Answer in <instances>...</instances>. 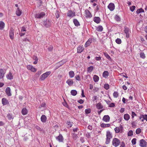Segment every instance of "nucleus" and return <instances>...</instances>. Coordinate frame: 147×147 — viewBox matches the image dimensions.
Here are the masks:
<instances>
[{
  "label": "nucleus",
  "instance_id": "f257e3e1",
  "mask_svg": "<svg viewBox=\"0 0 147 147\" xmlns=\"http://www.w3.org/2000/svg\"><path fill=\"white\" fill-rule=\"evenodd\" d=\"M112 145L115 147L118 146L120 144V140L117 138H114L112 142Z\"/></svg>",
  "mask_w": 147,
  "mask_h": 147
},
{
  "label": "nucleus",
  "instance_id": "f03ea898",
  "mask_svg": "<svg viewBox=\"0 0 147 147\" xmlns=\"http://www.w3.org/2000/svg\"><path fill=\"white\" fill-rule=\"evenodd\" d=\"M112 135L109 131H107L106 134V138L105 142L106 144H108L109 143L111 139L112 138Z\"/></svg>",
  "mask_w": 147,
  "mask_h": 147
},
{
  "label": "nucleus",
  "instance_id": "7ed1b4c3",
  "mask_svg": "<svg viewBox=\"0 0 147 147\" xmlns=\"http://www.w3.org/2000/svg\"><path fill=\"white\" fill-rule=\"evenodd\" d=\"M51 73L50 71H47L45 73L42 74L40 78V80L41 81L44 80L46 78H47Z\"/></svg>",
  "mask_w": 147,
  "mask_h": 147
},
{
  "label": "nucleus",
  "instance_id": "20e7f679",
  "mask_svg": "<svg viewBox=\"0 0 147 147\" xmlns=\"http://www.w3.org/2000/svg\"><path fill=\"white\" fill-rule=\"evenodd\" d=\"M45 15V13L43 12H41L40 13L35 14V18L40 19L43 18Z\"/></svg>",
  "mask_w": 147,
  "mask_h": 147
},
{
  "label": "nucleus",
  "instance_id": "39448f33",
  "mask_svg": "<svg viewBox=\"0 0 147 147\" xmlns=\"http://www.w3.org/2000/svg\"><path fill=\"white\" fill-rule=\"evenodd\" d=\"M147 143L144 140L142 139L140 141L139 145L141 147H146Z\"/></svg>",
  "mask_w": 147,
  "mask_h": 147
},
{
  "label": "nucleus",
  "instance_id": "423d86ee",
  "mask_svg": "<svg viewBox=\"0 0 147 147\" xmlns=\"http://www.w3.org/2000/svg\"><path fill=\"white\" fill-rule=\"evenodd\" d=\"M51 24V21L49 20H46L43 22V25L46 27L48 28L50 27Z\"/></svg>",
  "mask_w": 147,
  "mask_h": 147
},
{
  "label": "nucleus",
  "instance_id": "0eeeda50",
  "mask_svg": "<svg viewBox=\"0 0 147 147\" xmlns=\"http://www.w3.org/2000/svg\"><path fill=\"white\" fill-rule=\"evenodd\" d=\"M67 16L70 18H72L75 16V12L71 10L69 11L67 13Z\"/></svg>",
  "mask_w": 147,
  "mask_h": 147
},
{
  "label": "nucleus",
  "instance_id": "6e6552de",
  "mask_svg": "<svg viewBox=\"0 0 147 147\" xmlns=\"http://www.w3.org/2000/svg\"><path fill=\"white\" fill-rule=\"evenodd\" d=\"M124 32L126 34V37L127 38H129V28L127 27H124Z\"/></svg>",
  "mask_w": 147,
  "mask_h": 147
},
{
  "label": "nucleus",
  "instance_id": "1a4fd4ad",
  "mask_svg": "<svg viewBox=\"0 0 147 147\" xmlns=\"http://www.w3.org/2000/svg\"><path fill=\"white\" fill-rule=\"evenodd\" d=\"M108 8L111 11H113L115 8V5L113 3H111L108 6Z\"/></svg>",
  "mask_w": 147,
  "mask_h": 147
},
{
  "label": "nucleus",
  "instance_id": "9d476101",
  "mask_svg": "<svg viewBox=\"0 0 147 147\" xmlns=\"http://www.w3.org/2000/svg\"><path fill=\"white\" fill-rule=\"evenodd\" d=\"M27 67L28 70H30L33 72H35L36 71V69L31 65H28L27 66Z\"/></svg>",
  "mask_w": 147,
  "mask_h": 147
},
{
  "label": "nucleus",
  "instance_id": "9b49d317",
  "mask_svg": "<svg viewBox=\"0 0 147 147\" xmlns=\"http://www.w3.org/2000/svg\"><path fill=\"white\" fill-rule=\"evenodd\" d=\"M5 92L8 96H11V89L9 87H7L5 89Z\"/></svg>",
  "mask_w": 147,
  "mask_h": 147
},
{
  "label": "nucleus",
  "instance_id": "f8f14e48",
  "mask_svg": "<svg viewBox=\"0 0 147 147\" xmlns=\"http://www.w3.org/2000/svg\"><path fill=\"white\" fill-rule=\"evenodd\" d=\"M56 140L59 142H63V138L62 135L59 134V136L56 137Z\"/></svg>",
  "mask_w": 147,
  "mask_h": 147
},
{
  "label": "nucleus",
  "instance_id": "ddd939ff",
  "mask_svg": "<svg viewBox=\"0 0 147 147\" xmlns=\"http://www.w3.org/2000/svg\"><path fill=\"white\" fill-rule=\"evenodd\" d=\"M85 12L86 15V18H90L92 16L89 10L86 9L85 11Z\"/></svg>",
  "mask_w": 147,
  "mask_h": 147
},
{
  "label": "nucleus",
  "instance_id": "4468645a",
  "mask_svg": "<svg viewBox=\"0 0 147 147\" xmlns=\"http://www.w3.org/2000/svg\"><path fill=\"white\" fill-rule=\"evenodd\" d=\"M110 118L108 115H104L102 118V120L106 122H108L109 121Z\"/></svg>",
  "mask_w": 147,
  "mask_h": 147
},
{
  "label": "nucleus",
  "instance_id": "2eb2a0df",
  "mask_svg": "<svg viewBox=\"0 0 147 147\" xmlns=\"http://www.w3.org/2000/svg\"><path fill=\"white\" fill-rule=\"evenodd\" d=\"M2 103L3 105H5L9 104L8 100L5 98H3L2 99Z\"/></svg>",
  "mask_w": 147,
  "mask_h": 147
},
{
  "label": "nucleus",
  "instance_id": "dca6fc26",
  "mask_svg": "<svg viewBox=\"0 0 147 147\" xmlns=\"http://www.w3.org/2000/svg\"><path fill=\"white\" fill-rule=\"evenodd\" d=\"M7 78L9 80H11L13 79V76L11 72H9L6 76Z\"/></svg>",
  "mask_w": 147,
  "mask_h": 147
},
{
  "label": "nucleus",
  "instance_id": "f3484780",
  "mask_svg": "<svg viewBox=\"0 0 147 147\" xmlns=\"http://www.w3.org/2000/svg\"><path fill=\"white\" fill-rule=\"evenodd\" d=\"M92 42V39L91 38H89L88 41L86 42L84 47H86L89 46Z\"/></svg>",
  "mask_w": 147,
  "mask_h": 147
},
{
  "label": "nucleus",
  "instance_id": "a211bd4d",
  "mask_svg": "<svg viewBox=\"0 0 147 147\" xmlns=\"http://www.w3.org/2000/svg\"><path fill=\"white\" fill-rule=\"evenodd\" d=\"M94 21L97 24L99 23L100 21V19L99 17H95L94 18Z\"/></svg>",
  "mask_w": 147,
  "mask_h": 147
},
{
  "label": "nucleus",
  "instance_id": "6ab92c4d",
  "mask_svg": "<svg viewBox=\"0 0 147 147\" xmlns=\"http://www.w3.org/2000/svg\"><path fill=\"white\" fill-rule=\"evenodd\" d=\"M9 36L11 39H13V38L14 31L12 28L10 30Z\"/></svg>",
  "mask_w": 147,
  "mask_h": 147
},
{
  "label": "nucleus",
  "instance_id": "aec40b11",
  "mask_svg": "<svg viewBox=\"0 0 147 147\" xmlns=\"http://www.w3.org/2000/svg\"><path fill=\"white\" fill-rule=\"evenodd\" d=\"M5 72L4 71L1 69H0V79L2 78L4 76Z\"/></svg>",
  "mask_w": 147,
  "mask_h": 147
},
{
  "label": "nucleus",
  "instance_id": "412c9836",
  "mask_svg": "<svg viewBox=\"0 0 147 147\" xmlns=\"http://www.w3.org/2000/svg\"><path fill=\"white\" fill-rule=\"evenodd\" d=\"M84 49V48L83 46H79L77 48V53H80L82 52Z\"/></svg>",
  "mask_w": 147,
  "mask_h": 147
},
{
  "label": "nucleus",
  "instance_id": "4be33fe9",
  "mask_svg": "<svg viewBox=\"0 0 147 147\" xmlns=\"http://www.w3.org/2000/svg\"><path fill=\"white\" fill-rule=\"evenodd\" d=\"M40 119L42 123H45L47 119V117L44 115H42Z\"/></svg>",
  "mask_w": 147,
  "mask_h": 147
},
{
  "label": "nucleus",
  "instance_id": "5701e85b",
  "mask_svg": "<svg viewBox=\"0 0 147 147\" xmlns=\"http://www.w3.org/2000/svg\"><path fill=\"white\" fill-rule=\"evenodd\" d=\"M109 75V73L108 71H105L103 72L102 74V76L103 77L105 78H107L108 76Z\"/></svg>",
  "mask_w": 147,
  "mask_h": 147
},
{
  "label": "nucleus",
  "instance_id": "b1692460",
  "mask_svg": "<svg viewBox=\"0 0 147 147\" xmlns=\"http://www.w3.org/2000/svg\"><path fill=\"white\" fill-rule=\"evenodd\" d=\"M66 83L69 86H71L73 84V81L72 79H69L66 81Z\"/></svg>",
  "mask_w": 147,
  "mask_h": 147
},
{
  "label": "nucleus",
  "instance_id": "393cba45",
  "mask_svg": "<svg viewBox=\"0 0 147 147\" xmlns=\"http://www.w3.org/2000/svg\"><path fill=\"white\" fill-rule=\"evenodd\" d=\"M93 79L95 82H97L99 81V77L98 76L95 75L93 76Z\"/></svg>",
  "mask_w": 147,
  "mask_h": 147
},
{
  "label": "nucleus",
  "instance_id": "a878e982",
  "mask_svg": "<svg viewBox=\"0 0 147 147\" xmlns=\"http://www.w3.org/2000/svg\"><path fill=\"white\" fill-rule=\"evenodd\" d=\"M130 118V115L128 114H125L124 115V119L126 121H128Z\"/></svg>",
  "mask_w": 147,
  "mask_h": 147
},
{
  "label": "nucleus",
  "instance_id": "bb28decb",
  "mask_svg": "<svg viewBox=\"0 0 147 147\" xmlns=\"http://www.w3.org/2000/svg\"><path fill=\"white\" fill-rule=\"evenodd\" d=\"M96 106V108L98 109H102L103 107L102 105H101V103L99 102L97 103Z\"/></svg>",
  "mask_w": 147,
  "mask_h": 147
},
{
  "label": "nucleus",
  "instance_id": "cd10ccee",
  "mask_svg": "<svg viewBox=\"0 0 147 147\" xmlns=\"http://www.w3.org/2000/svg\"><path fill=\"white\" fill-rule=\"evenodd\" d=\"M69 75L70 78H72L74 77L75 76V74L74 71H71L69 72Z\"/></svg>",
  "mask_w": 147,
  "mask_h": 147
},
{
  "label": "nucleus",
  "instance_id": "c85d7f7f",
  "mask_svg": "<svg viewBox=\"0 0 147 147\" xmlns=\"http://www.w3.org/2000/svg\"><path fill=\"white\" fill-rule=\"evenodd\" d=\"M22 113L23 115H25L28 113V110L26 108H23L22 111Z\"/></svg>",
  "mask_w": 147,
  "mask_h": 147
},
{
  "label": "nucleus",
  "instance_id": "c756f323",
  "mask_svg": "<svg viewBox=\"0 0 147 147\" xmlns=\"http://www.w3.org/2000/svg\"><path fill=\"white\" fill-rule=\"evenodd\" d=\"M4 23L2 21L0 22V30H3L5 27Z\"/></svg>",
  "mask_w": 147,
  "mask_h": 147
},
{
  "label": "nucleus",
  "instance_id": "7c9ffc66",
  "mask_svg": "<svg viewBox=\"0 0 147 147\" xmlns=\"http://www.w3.org/2000/svg\"><path fill=\"white\" fill-rule=\"evenodd\" d=\"M73 22L76 26H78L80 25L79 22L76 19H74Z\"/></svg>",
  "mask_w": 147,
  "mask_h": 147
},
{
  "label": "nucleus",
  "instance_id": "2f4dec72",
  "mask_svg": "<svg viewBox=\"0 0 147 147\" xmlns=\"http://www.w3.org/2000/svg\"><path fill=\"white\" fill-rule=\"evenodd\" d=\"M66 124L67 126V127L70 128L72 126L73 123L72 122L70 121H68L67 122Z\"/></svg>",
  "mask_w": 147,
  "mask_h": 147
},
{
  "label": "nucleus",
  "instance_id": "473e14b6",
  "mask_svg": "<svg viewBox=\"0 0 147 147\" xmlns=\"http://www.w3.org/2000/svg\"><path fill=\"white\" fill-rule=\"evenodd\" d=\"M70 93L73 96H75L77 94V91L75 90H71Z\"/></svg>",
  "mask_w": 147,
  "mask_h": 147
},
{
  "label": "nucleus",
  "instance_id": "72a5a7b5",
  "mask_svg": "<svg viewBox=\"0 0 147 147\" xmlns=\"http://www.w3.org/2000/svg\"><path fill=\"white\" fill-rule=\"evenodd\" d=\"M21 11L19 8H18L17 9L16 11V15L18 16H20L21 15Z\"/></svg>",
  "mask_w": 147,
  "mask_h": 147
},
{
  "label": "nucleus",
  "instance_id": "f704fd0d",
  "mask_svg": "<svg viewBox=\"0 0 147 147\" xmlns=\"http://www.w3.org/2000/svg\"><path fill=\"white\" fill-rule=\"evenodd\" d=\"M110 125V124H105L102 123L100 124V126L102 127H109Z\"/></svg>",
  "mask_w": 147,
  "mask_h": 147
},
{
  "label": "nucleus",
  "instance_id": "c9c22d12",
  "mask_svg": "<svg viewBox=\"0 0 147 147\" xmlns=\"http://www.w3.org/2000/svg\"><path fill=\"white\" fill-rule=\"evenodd\" d=\"M93 69L94 67L93 66H91L88 68L87 71L89 73H90L93 71Z\"/></svg>",
  "mask_w": 147,
  "mask_h": 147
},
{
  "label": "nucleus",
  "instance_id": "e433bc0d",
  "mask_svg": "<svg viewBox=\"0 0 147 147\" xmlns=\"http://www.w3.org/2000/svg\"><path fill=\"white\" fill-rule=\"evenodd\" d=\"M104 54L105 56L109 61H111L112 60V59L110 57L109 55L106 53H104Z\"/></svg>",
  "mask_w": 147,
  "mask_h": 147
},
{
  "label": "nucleus",
  "instance_id": "4c0bfd02",
  "mask_svg": "<svg viewBox=\"0 0 147 147\" xmlns=\"http://www.w3.org/2000/svg\"><path fill=\"white\" fill-rule=\"evenodd\" d=\"M103 28L101 26H99L97 28L96 30L98 32H102L103 30Z\"/></svg>",
  "mask_w": 147,
  "mask_h": 147
},
{
  "label": "nucleus",
  "instance_id": "58836bf2",
  "mask_svg": "<svg viewBox=\"0 0 147 147\" xmlns=\"http://www.w3.org/2000/svg\"><path fill=\"white\" fill-rule=\"evenodd\" d=\"M144 12V9H142V8H140V9H138L137 10V11H136V13L137 14H139L140 13Z\"/></svg>",
  "mask_w": 147,
  "mask_h": 147
},
{
  "label": "nucleus",
  "instance_id": "ea45409f",
  "mask_svg": "<svg viewBox=\"0 0 147 147\" xmlns=\"http://www.w3.org/2000/svg\"><path fill=\"white\" fill-rule=\"evenodd\" d=\"M113 95L114 98H117L119 94L118 92L115 91L113 93Z\"/></svg>",
  "mask_w": 147,
  "mask_h": 147
},
{
  "label": "nucleus",
  "instance_id": "a19ab883",
  "mask_svg": "<svg viewBox=\"0 0 147 147\" xmlns=\"http://www.w3.org/2000/svg\"><path fill=\"white\" fill-rule=\"evenodd\" d=\"M114 130L116 133H118L120 131V128L119 127H116L115 128Z\"/></svg>",
  "mask_w": 147,
  "mask_h": 147
},
{
  "label": "nucleus",
  "instance_id": "79ce46f5",
  "mask_svg": "<svg viewBox=\"0 0 147 147\" xmlns=\"http://www.w3.org/2000/svg\"><path fill=\"white\" fill-rule=\"evenodd\" d=\"M141 131V129L140 128H137L136 131V133L137 134H139Z\"/></svg>",
  "mask_w": 147,
  "mask_h": 147
},
{
  "label": "nucleus",
  "instance_id": "37998d69",
  "mask_svg": "<svg viewBox=\"0 0 147 147\" xmlns=\"http://www.w3.org/2000/svg\"><path fill=\"white\" fill-rule=\"evenodd\" d=\"M136 124V121H132L131 123L132 127L134 128L135 127Z\"/></svg>",
  "mask_w": 147,
  "mask_h": 147
},
{
  "label": "nucleus",
  "instance_id": "c03bdc74",
  "mask_svg": "<svg viewBox=\"0 0 147 147\" xmlns=\"http://www.w3.org/2000/svg\"><path fill=\"white\" fill-rule=\"evenodd\" d=\"M85 112L86 114H88L90 113L91 110L90 109H88L85 110Z\"/></svg>",
  "mask_w": 147,
  "mask_h": 147
},
{
  "label": "nucleus",
  "instance_id": "a18cd8bd",
  "mask_svg": "<svg viewBox=\"0 0 147 147\" xmlns=\"http://www.w3.org/2000/svg\"><path fill=\"white\" fill-rule=\"evenodd\" d=\"M116 42L118 44H120L121 42V40L119 38H117L115 40Z\"/></svg>",
  "mask_w": 147,
  "mask_h": 147
},
{
  "label": "nucleus",
  "instance_id": "49530a36",
  "mask_svg": "<svg viewBox=\"0 0 147 147\" xmlns=\"http://www.w3.org/2000/svg\"><path fill=\"white\" fill-rule=\"evenodd\" d=\"M140 57L142 59H144L145 58V55L144 53L143 52H141L140 55Z\"/></svg>",
  "mask_w": 147,
  "mask_h": 147
},
{
  "label": "nucleus",
  "instance_id": "de8ad7c7",
  "mask_svg": "<svg viewBox=\"0 0 147 147\" xmlns=\"http://www.w3.org/2000/svg\"><path fill=\"white\" fill-rule=\"evenodd\" d=\"M133 135V131L132 130H129L128 133V136H131Z\"/></svg>",
  "mask_w": 147,
  "mask_h": 147
},
{
  "label": "nucleus",
  "instance_id": "09e8293b",
  "mask_svg": "<svg viewBox=\"0 0 147 147\" xmlns=\"http://www.w3.org/2000/svg\"><path fill=\"white\" fill-rule=\"evenodd\" d=\"M104 88L107 90H108L109 88V85L108 84H105L104 85Z\"/></svg>",
  "mask_w": 147,
  "mask_h": 147
},
{
  "label": "nucleus",
  "instance_id": "8fccbe9b",
  "mask_svg": "<svg viewBox=\"0 0 147 147\" xmlns=\"http://www.w3.org/2000/svg\"><path fill=\"white\" fill-rule=\"evenodd\" d=\"M75 78L77 80L80 81L81 80V78L79 75H76L75 77Z\"/></svg>",
  "mask_w": 147,
  "mask_h": 147
},
{
  "label": "nucleus",
  "instance_id": "3c124183",
  "mask_svg": "<svg viewBox=\"0 0 147 147\" xmlns=\"http://www.w3.org/2000/svg\"><path fill=\"white\" fill-rule=\"evenodd\" d=\"M7 117L9 120H11V119H13L12 115L11 114H8L7 115Z\"/></svg>",
  "mask_w": 147,
  "mask_h": 147
},
{
  "label": "nucleus",
  "instance_id": "603ef678",
  "mask_svg": "<svg viewBox=\"0 0 147 147\" xmlns=\"http://www.w3.org/2000/svg\"><path fill=\"white\" fill-rule=\"evenodd\" d=\"M136 139L135 138H133L131 140V142L133 145H135L136 143Z\"/></svg>",
  "mask_w": 147,
  "mask_h": 147
},
{
  "label": "nucleus",
  "instance_id": "864d4df0",
  "mask_svg": "<svg viewBox=\"0 0 147 147\" xmlns=\"http://www.w3.org/2000/svg\"><path fill=\"white\" fill-rule=\"evenodd\" d=\"M142 118L144 119L145 120L147 121V115H142Z\"/></svg>",
  "mask_w": 147,
  "mask_h": 147
},
{
  "label": "nucleus",
  "instance_id": "5fc2aeb1",
  "mask_svg": "<svg viewBox=\"0 0 147 147\" xmlns=\"http://www.w3.org/2000/svg\"><path fill=\"white\" fill-rule=\"evenodd\" d=\"M135 8L136 7L135 6H132L130 7V10L131 11L133 12L135 9Z\"/></svg>",
  "mask_w": 147,
  "mask_h": 147
},
{
  "label": "nucleus",
  "instance_id": "6e6d98bb",
  "mask_svg": "<svg viewBox=\"0 0 147 147\" xmlns=\"http://www.w3.org/2000/svg\"><path fill=\"white\" fill-rule=\"evenodd\" d=\"M135 116H136V114L133 111L131 112V117L133 119Z\"/></svg>",
  "mask_w": 147,
  "mask_h": 147
},
{
  "label": "nucleus",
  "instance_id": "4d7b16f0",
  "mask_svg": "<svg viewBox=\"0 0 147 147\" xmlns=\"http://www.w3.org/2000/svg\"><path fill=\"white\" fill-rule=\"evenodd\" d=\"M73 137L74 139L76 140L78 138V136L76 134L74 133L73 134Z\"/></svg>",
  "mask_w": 147,
  "mask_h": 147
},
{
  "label": "nucleus",
  "instance_id": "13d9d810",
  "mask_svg": "<svg viewBox=\"0 0 147 147\" xmlns=\"http://www.w3.org/2000/svg\"><path fill=\"white\" fill-rule=\"evenodd\" d=\"M115 19L117 21H119L120 20L119 17L117 15H116L115 16Z\"/></svg>",
  "mask_w": 147,
  "mask_h": 147
},
{
  "label": "nucleus",
  "instance_id": "bf43d9fd",
  "mask_svg": "<svg viewBox=\"0 0 147 147\" xmlns=\"http://www.w3.org/2000/svg\"><path fill=\"white\" fill-rule=\"evenodd\" d=\"M115 106V104L113 102L111 103L109 105V107H114Z\"/></svg>",
  "mask_w": 147,
  "mask_h": 147
},
{
  "label": "nucleus",
  "instance_id": "052dcab7",
  "mask_svg": "<svg viewBox=\"0 0 147 147\" xmlns=\"http://www.w3.org/2000/svg\"><path fill=\"white\" fill-rule=\"evenodd\" d=\"M95 59L96 61H100L101 60V57L100 56L96 57H95Z\"/></svg>",
  "mask_w": 147,
  "mask_h": 147
},
{
  "label": "nucleus",
  "instance_id": "680f3d73",
  "mask_svg": "<svg viewBox=\"0 0 147 147\" xmlns=\"http://www.w3.org/2000/svg\"><path fill=\"white\" fill-rule=\"evenodd\" d=\"M53 49V47L52 46H50L48 48V50L49 51H51Z\"/></svg>",
  "mask_w": 147,
  "mask_h": 147
},
{
  "label": "nucleus",
  "instance_id": "e2e57ef3",
  "mask_svg": "<svg viewBox=\"0 0 147 147\" xmlns=\"http://www.w3.org/2000/svg\"><path fill=\"white\" fill-rule=\"evenodd\" d=\"M125 144L123 142H122L120 145V147H125Z\"/></svg>",
  "mask_w": 147,
  "mask_h": 147
},
{
  "label": "nucleus",
  "instance_id": "0e129e2a",
  "mask_svg": "<svg viewBox=\"0 0 147 147\" xmlns=\"http://www.w3.org/2000/svg\"><path fill=\"white\" fill-rule=\"evenodd\" d=\"M84 101L82 99H80L78 101V102L80 104H82L84 103Z\"/></svg>",
  "mask_w": 147,
  "mask_h": 147
},
{
  "label": "nucleus",
  "instance_id": "69168bd1",
  "mask_svg": "<svg viewBox=\"0 0 147 147\" xmlns=\"http://www.w3.org/2000/svg\"><path fill=\"white\" fill-rule=\"evenodd\" d=\"M26 28H25L23 27L21 29V32H24L26 31Z\"/></svg>",
  "mask_w": 147,
  "mask_h": 147
},
{
  "label": "nucleus",
  "instance_id": "338daca9",
  "mask_svg": "<svg viewBox=\"0 0 147 147\" xmlns=\"http://www.w3.org/2000/svg\"><path fill=\"white\" fill-rule=\"evenodd\" d=\"M79 129L78 127L74 128L73 129V131L74 132H77L78 131Z\"/></svg>",
  "mask_w": 147,
  "mask_h": 147
},
{
  "label": "nucleus",
  "instance_id": "774afa93",
  "mask_svg": "<svg viewBox=\"0 0 147 147\" xmlns=\"http://www.w3.org/2000/svg\"><path fill=\"white\" fill-rule=\"evenodd\" d=\"M36 128L39 131H41V129L40 128V127L38 126H36Z\"/></svg>",
  "mask_w": 147,
  "mask_h": 147
}]
</instances>
